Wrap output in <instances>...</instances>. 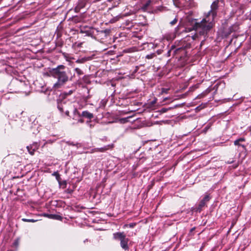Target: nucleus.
<instances>
[{"instance_id":"obj_9","label":"nucleus","mask_w":251,"mask_h":251,"mask_svg":"<svg viewBox=\"0 0 251 251\" xmlns=\"http://www.w3.org/2000/svg\"><path fill=\"white\" fill-rule=\"evenodd\" d=\"M86 0H79L75 8V10L76 12H78L81 9L84 8L86 4Z\"/></svg>"},{"instance_id":"obj_24","label":"nucleus","mask_w":251,"mask_h":251,"mask_svg":"<svg viewBox=\"0 0 251 251\" xmlns=\"http://www.w3.org/2000/svg\"><path fill=\"white\" fill-rule=\"evenodd\" d=\"M73 192V190L71 189H67L64 191V193L67 194H71Z\"/></svg>"},{"instance_id":"obj_31","label":"nucleus","mask_w":251,"mask_h":251,"mask_svg":"<svg viewBox=\"0 0 251 251\" xmlns=\"http://www.w3.org/2000/svg\"><path fill=\"white\" fill-rule=\"evenodd\" d=\"M135 225L136 224L135 223H130L129 225V226L131 228H133L135 226Z\"/></svg>"},{"instance_id":"obj_3","label":"nucleus","mask_w":251,"mask_h":251,"mask_svg":"<svg viewBox=\"0 0 251 251\" xmlns=\"http://www.w3.org/2000/svg\"><path fill=\"white\" fill-rule=\"evenodd\" d=\"M81 33H85L86 36L99 40L100 38L106 37L110 32V29L98 30L93 27H86L81 29Z\"/></svg>"},{"instance_id":"obj_20","label":"nucleus","mask_w":251,"mask_h":251,"mask_svg":"<svg viewBox=\"0 0 251 251\" xmlns=\"http://www.w3.org/2000/svg\"><path fill=\"white\" fill-rule=\"evenodd\" d=\"M156 55L155 54V53H151L150 54H148L146 56V59H152L153 58H154V57H156Z\"/></svg>"},{"instance_id":"obj_13","label":"nucleus","mask_w":251,"mask_h":251,"mask_svg":"<svg viewBox=\"0 0 251 251\" xmlns=\"http://www.w3.org/2000/svg\"><path fill=\"white\" fill-rule=\"evenodd\" d=\"M66 106V103L63 101L57 102V108L62 114L63 113Z\"/></svg>"},{"instance_id":"obj_17","label":"nucleus","mask_w":251,"mask_h":251,"mask_svg":"<svg viewBox=\"0 0 251 251\" xmlns=\"http://www.w3.org/2000/svg\"><path fill=\"white\" fill-rule=\"evenodd\" d=\"M152 0H148L142 6V9L144 10H146L150 6Z\"/></svg>"},{"instance_id":"obj_26","label":"nucleus","mask_w":251,"mask_h":251,"mask_svg":"<svg viewBox=\"0 0 251 251\" xmlns=\"http://www.w3.org/2000/svg\"><path fill=\"white\" fill-rule=\"evenodd\" d=\"M177 21V20L176 19H174L172 21L170 22V24L172 25H175Z\"/></svg>"},{"instance_id":"obj_16","label":"nucleus","mask_w":251,"mask_h":251,"mask_svg":"<svg viewBox=\"0 0 251 251\" xmlns=\"http://www.w3.org/2000/svg\"><path fill=\"white\" fill-rule=\"evenodd\" d=\"M74 117L73 118V119H75L77 117H81V114L79 113V112L77 110L76 108H75L73 111Z\"/></svg>"},{"instance_id":"obj_36","label":"nucleus","mask_w":251,"mask_h":251,"mask_svg":"<svg viewBox=\"0 0 251 251\" xmlns=\"http://www.w3.org/2000/svg\"><path fill=\"white\" fill-rule=\"evenodd\" d=\"M168 99V98H165L164 99V101H165V100H166Z\"/></svg>"},{"instance_id":"obj_19","label":"nucleus","mask_w":251,"mask_h":251,"mask_svg":"<svg viewBox=\"0 0 251 251\" xmlns=\"http://www.w3.org/2000/svg\"><path fill=\"white\" fill-rule=\"evenodd\" d=\"M75 70L78 76H80L83 74V71L78 68H75Z\"/></svg>"},{"instance_id":"obj_6","label":"nucleus","mask_w":251,"mask_h":251,"mask_svg":"<svg viewBox=\"0 0 251 251\" xmlns=\"http://www.w3.org/2000/svg\"><path fill=\"white\" fill-rule=\"evenodd\" d=\"M126 234L124 232H117L113 234V238L115 240L123 241L126 238Z\"/></svg>"},{"instance_id":"obj_2","label":"nucleus","mask_w":251,"mask_h":251,"mask_svg":"<svg viewBox=\"0 0 251 251\" xmlns=\"http://www.w3.org/2000/svg\"><path fill=\"white\" fill-rule=\"evenodd\" d=\"M66 69L65 66L60 65L51 70L50 73L51 75L57 79V82L54 84V87L58 88L59 86L64 84L69 80Z\"/></svg>"},{"instance_id":"obj_1","label":"nucleus","mask_w":251,"mask_h":251,"mask_svg":"<svg viewBox=\"0 0 251 251\" xmlns=\"http://www.w3.org/2000/svg\"><path fill=\"white\" fill-rule=\"evenodd\" d=\"M219 7V0H216L211 5V9L207 13L205 18L201 22H197L193 26L196 33L192 36L193 40L198 38V34L203 36L204 38L207 36L208 32L213 27L214 24V19L217 15Z\"/></svg>"},{"instance_id":"obj_33","label":"nucleus","mask_w":251,"mask_h":251,"mask_svg":"<svg viewBox=\"0 0 251 251\" xmlns=\"http://www.w3.org/2000/svg\"><path fill=\"white\" fill-rule=\"evenodd\" d=\"M48 91V90L47 89H46V90H45V91L43 90H42V91H41V92H44V93H47Z\"/></svg>"},{"instance_id":"obj_11","label":"nucleus","mask_w":251,"mask_h":251,"mask_svg":"<svg viewBox=\"0 0 251 251\" xmlns=\"http://www.w3.org/2000/svg\"><path fill=\"white\" fill-rule=\"evenodd\" d=\"M44 216L46 217H48L50 219H55V220H60V221H61L62 219V217L61 216H60L59 215H56V214H49L44 213Z\"/></svg>"},{"instance_id":"obj_29","label":"nucleus","mask_w":251,"mask_h":251,"mask_svg":"<svg viewBox=\"0 0 251 251\" xmlns=\"http://www.w3.org/2000/svg\"><path fill=\"white\" fill-rule=\"evenodd\" d=\"M68 144H69L70 145H72V146H75L76 145L77 146H78V145H79V144H78V143L75 144L73 142H68Z\"/></svg>"},{"instance_id":"obj_8","label":"nucleus","mask_w":251,"mask_h":251,"mask_svg":"<svg viewBox=\"0 0 251 251\" xmlns=\"http://www.w3.org/2000/svg\"><path fill=\"white\" fill-rule=\"evenodd\" d=\"M185 48L186 46H184L183 45L182 46V47H178L176 49L175 48L174 46H172L171 47V49L168 51V53H170L172 51H174V54H177L179 53V51H182L183 53L182 54H184L186 53L185 51Z\"/></svg>"},{"instance_id":"obj_37","label":"nucleus","mask_w":251,"mask_h":251,"mask_svg":"<svg viewBox=\"0 0 251 251\" xmlns=\"http://www.w3.org/2000/svg\"><path fill=\"white\" fill-rule=\"evenodd\" d=\"M20 84L23 85V84L22 82H19Z\"/></svg>"},{"instance_id":"obj_4","label":"nucleus","mask_w":251,"mask_h":251,"mask_svg":"<svg viewBox=\"0 0 251 251\" xmlns=\"http://www.w3.org/2000/svg\"><path fill=\"white\" fill-rule=\"evenodd\" d=\"M237 29V26L235 25H232L230 26L225 25L221 28L218 32L223 38H226L232 32L236 31Z\"/></svg>"},{"instance_id":"obj_34","label":"nucleus","mask_w":251,"mask_h":251,"mask_svg":"<svg viewBox=\"0 0 251 251\" xmlns=\"http://www.w3.org/2000/svg\"><path fill=\"white\" fill-rule=\"evenodd\" d=\"M14 244L15 246H17L18 245V241H15Z\"/></svg>"},{"instance_id":"obj_5","label":"nucleus","mask_w":251,"mask_h":251,"mask_svg":"<svg viewBox=\"0 0 251 251\" xmlns=\"http://www.w3.org/2000/svg\"><path fill=\"white\" fill-rule=\"evenodd\" d=\"M210 197L208 195H205L201 201L198 207L196 208V211L201 212L202 208L206 205V202L209 201Z\"/></svg>"},{"instance_id":"obj_35","label":"nucleus","mask_w":251,"mask_h":251,"mask_svg":"<svg viewBox=\"0 0 251 251\" xmlns=\"http://www.w3.org/2000/svg\"><path fill=\"white\" fill-rule=\"evenodd\" d=\"M195 227L191 228L190 231L192 232L195 229Z\"/></svg>"},{"instance_id":"obj_7","label":"nucleus","mask_w":251,"mask_h":251,"mask_svg":"<svg viewBox=\"0 0 251 251\" xmlns=\"http://www.w3.org/2000/svg\"><path fill=\"white\" fill-rule=\"evenodd\" d=\"M39 147V144L37 142L33 143L32 144L27 146L26 148L28 152L31 155L34 154L35 151L38 149Z\"/></svg>"},{"instance_id":"obj_18","label":"nucleus","mask_w":251,"mask_h":251,"mask_svg":"<svg viewBox=\"0 0 251 251\" xmlns=\"http://www.w3.org/2000/svg\"><path fill=\"white\" fill-rule=\"evenodd\" d=\"M234 144L235 145V146H238L239 147H241L243 150H245L246 149V147H245V146L243 145H242L241 144H240V142H239L238 140H236L234 142Z\"/></svg>"},{"instance_id":"obj_10","label":"nucleus","mask_w":251,"mask_h":251,"mask_svg":"<svg viewBox=\"0 0 251 251\" xmlns=\"http://www.w3.org/2000/svg\"><path fill=\"white\" fill-rule=\"evenodd\" d=\"M129 241V239L128 238H126L123 241H121L120 242V246L121 248L124 250L125 251H128L129 247L128 246V243Z\"/></svg>"},{"instance_id":"obj_23","label":"nucleus","mask_w":251,"mask_h":251,"mask_svg":"<svg viewBox=\"0 0 251 251\" xmlns=\"http://www.w3.org/2000/svg\"><path fill=\"white\" fill-rule=\"evenodd\" d=\"M128 118H121L119 120V121L122 124H124L128 122Z\"/></svg>"},{"instance_id":"obj_22","label":"nucleus","mask_w":251,"mask_h":251,"mask_svg":"<svg viewBox=\"0 0 251 251\" xmlns=\"http://www.w3.org/2000/svg\"><path fill=\"white\" fill-rule=\"evenodd\" d=\"M53 176H55L56 177V179L59 181L60 179V175L58 173V172H54L52 174Z\"/></svg>"},{"instance_id":"obj_25","label":"nucleus","mask_w":251,"mask_h":251,"mask_svg":"<svg viewBox=\"0 0 251 251\" xmlns=\"http://www.w3.org/2000/svg\"><path fill=\"white\" fill-rule=\"evenodd\" d=\"M169 90V89H167V88H162L161 94L167 93Z\"/></svg>"},{"instance_id":"obj_32","label":"nucleus","mask_w":251,"mask_h":251,"mask_svg":"<svg viewBox=\"0 0 251 251\" xmlns=\"http://www.w3.org/2000/svg\"><path fill=\"white\" fill-rule=\"evenodd\" d=\"M65 114L66 116H69V111L68 110H66L65 112Z\"/></svg>"},{"instance_id":"obj_15","label":"nucleus","mask_w":251,"mask_h":251,"mask_svg":"<svg viewBox=\"0 0 251 251\" xmlns=\"http://www.w3.org/2000/svg\"><path fill=\"white\" fill-rule=\"evenodd\" d=\"M92 59V57L91 56H85L84 57L81 58L80 59H77L76 61V63H84V62L91 60Z\"/></svg>"},{"instance_id":"obj_38","label":"nucleus","mask_w":251,"mask_h":251,"mask_svg":"<svg viewBox=\"0 0 251 251\" xmlns=\"http://www.w3.org/2000/svg\"><path fill=\"white\" fill-rule=\"evenodd\" d=\"M59 36H60V35H59L58 34H57V37H59Z\"/></svg>"},{"instance_id":"obj_14","label":"nucleus","mask_w":251,"mask_h":251,"mask_svg":"<svg viewBox=\"0 0 251 251\" xmlns=\"http://www.w3.org/2000/svg\"><path fill=\"white\" fill-rule=\"evenodd\" d=\"M81 117L91 120L93 118V114L88 111H84L81 113Z\"/></svg>"},{"instance_id":"obj_27","label":"nucleus","mask_w":251,"mask_h":251,"mask_svg":"<svg viewBox=\"0 0 251 251\" xmlns=\"http://www.w3.org/2000/svg\"><path fill=\"white\" fill-rule=\"evenodd\" d=\"M75 120H77L78 122L79 123H83V120L81 119V117H77L75 119Z\"/></svg>"},{"instance_id":"obj_12","label":"nucleus","mask_w":251,"mask_h":251,"mask_svg":"<svg viewBox=\"0 0 251 251\" xmlns=\"http://www.w3.org/2000/svg\"><path fill=\"white\" fill-rule=\"evenodd\" d=\"M112 147H113L112 145H108L107 146H105L102 148L95 149L93 151V152H94V151L104 152L105 151L108 150L109 149L111 148Z\"/></svg>"},{"instance_id":"obj_30","label":"nucleus","mask_w":251,"mask_h":251,"mask_svg":"<svg viewBox=\"0 0 251 251\" xmlns=\"http://www.w3.org/2000/svg\"><path fill=\"white\" fill-rule=\"evenodd\" d=\"M237 140H238L239 142H244L245 141V138H240L238 139H237Z\"/></svg>"},{"instance_id":"obj_21","label":"nucleus","mask_w":251,"mask_h":251,"mask_svg":"<svg viewBox=\"0 0 251 251\" xmlns=\"http://www.w3.org/2000/svg\"><path fill=\"white\" fill-rule=\"evenodd\" d=\"M22 220L23 221H24V222H31V223H34V222H36L37 221L36 220H34V219H25V218L22 219Z\"/></svg>"},{"instance_id":"obj_28","label":"nucleus","mask_w":251,"mask_h":251,"mask_svg":"<svg viewBox=\"0 0 251 251\" xmlns=\"http://www.w3.org/2000/svg\"><path fill=\"white\" fill-rule=\"evenodd\" d=\"M168 109L166 108H162L160 111L162 113H165L168 111Z\"/></svg>"}]
</instances>
